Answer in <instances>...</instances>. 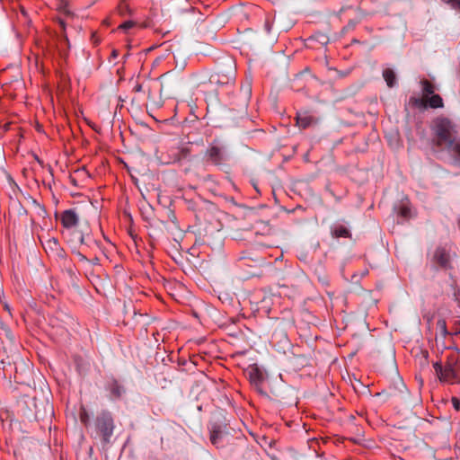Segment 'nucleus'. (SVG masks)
<instances>
[{
  "label": "nucleus",
  "mask_w": 460,
  "mask_h": 460,
  "mask_svg": "<svg viewBox=\"0 0 460 460\" xmlns=\"http://www.w3.org/2000/svg\"><path fill=\"white\" fill-rule=\"evenodd\" d=\"M433 131L437 144L442 147L451 148L455 151L456 130L455 125L447 118L439 117L433 121Z\"/></svg>",
  "instance_id": "1"
},
{
  "label": "nucleus",
  "mask_w": 460,
  "mask_h": 460,
  "mask_svg": "<svg viewBox=\"0 0 460 460\" xmlns=\"http://www.w3.org/2000/svg\"><path fill=\"white\" fill-rule=\"evenodd\" d=\"M236 66L234 59L230 56H223L217 59L216 70L210 75L212 84L225 85L234 82Z\"/></svg>",
  "instance_id": "2"
},
{
  "label": "nucleus",
  "mask_w": 460,
  "mask_h": 460,
  "mask_svg": "<svg viewBox=\"0 0 460 460\" xmlns=\"http://www.w3.org/2000/svg\"><path fill=\"white\" fill-rule=\"evenodd\" d=\"M96 434L101 438L102 442L106 445L111 442L115 429L114 420L108 411H102L95 419Z\"/></svg>",
  "instance_id": "3"
},
{
  "label": "nucleus",
  "mask_w": 460,
  "mask_h": 460,
  "mask_svg": "<svg viewBox=\"0 0 460 460\" xmlns=\"http://www.w3.org/2000/svg\"><path fill=\"white\" fill-rule=\"evenodd\" d=\"M433 367L440 382L460 383V366H457L454 360L448 359L445 366L436 362L433 364Z\"/></svg>",
  "instance_id": "4"
},
{
  "label": "nucleus",
  "mask_w": 460,
  "mask_h": 460,
  "mask_svg": "<svg viewBox=\"0 0 460 460\" xmlns=\"http://www.w3.org/2000/svg\"><path fill=\"white\" fill-rule=\"evenodd\" d=\"M226 419L222 414L214 415L209 421L208 429H209V439L210 442L216 446H222V442L224 438L226 436Z\"/></svg>",
  "instance_id": "5"
},
{
  "label": "nucleus",
  "mask_w": 460,
  "mask_h": 460,
  "mask_svg": "<svg viewBox=\"0 0 460 460\" xmlns=\"http://www.w3.org/2000/svg\"><path fill=\"white\" fill-rule=\"evenodd\" d=\"M432 265L437 269L447 270L450 268V255L443 247H438L432 256Z\"/></svg>",
  "instance_id": "6"
},
{
  "label": "nucleus",
  "mask_w": 460,
  "mask_h": 460,
  "mask_svg": "<svg viewBox=\"0 0 460 460\" xmlns=\"http://www.w3.org/2000/svg\"><path fill=\"white\" fill-rule=\"evenodd\" d=\"M60 221L66 229L75 227L79 223V217L75 209H66L60 214Z\"/></svg>",
  "instance_id": "7"
},
{
  "label": "nucleus",
  "mask_w": 460,
  "mask_h": 460,
  "mask_svg": "<svg viewBox=\"0 0 460 460\" xmlns=\"http://www.w3.org/2000/svg\"><path fill=\"white\" fill-rule=\"evenodd\" d=\"M206 155L214 164H221L227 157L225 149L217 146H212L208 148Z\"/></svg>",
  "instance_id": "8"
},
{
  "label": "nucleus",
  "mask_w": 460,
  "mask_h": 460,
  "mask_svg": "<svg viewBox=\"0 0 460 460\" xmlns=\"http://www.w3.org/2000/svg\"><path fill=\"white\" fill-rule=\"evenodd\" d=\"M248 376L250 382L254 385L256 390L261 394H264L260 387L263 380V373L257 367L251 366L248 369Z\"/></svg>",
  "instance_id": "9"
},
{
  "label": "nucleus",
  "mask_w": 460,
  "mask_h": 460,
  "mask_svg": "<svg viewBox=\"0 0 460 460\" xmlns=\"http://www.w3.org/2000/svg\"><path fill=\"white\" fill-rule=\"evenodd\" d=\"M90 230L89 227L86 226L84 228L81 229L80 231H74L73 232V237L69 241L71 244L74 246L73 249L77 248V244H85L88 245V242L86 241V237L89 235Z\"/></svg>",
  "instance_id": "10"
},
{
  "label": "nucleus",
  "mask_w": 460,
  "mask_h": 460,
  "mask_svg": "<svg viewBox=\"0 0 460 460\" xmlns=\"http://www.w3.org/2000/svg\"><path fill=\"white\" fill-rule=\"evenodd\" d=\"M187 155H188V149L177 148V149L172 150V155H169L168 159L164 158L162 161V163L164 164H170L181 161V159L185 158Z\"/></svg>",
  "instance_id": "11"
},
{
  "label": "nucleus",
  "mask_w": 460,
  "mask_h": 460,
  "mask_svg": "<svg viewBox=\"0 0 460 460\" xmlns=\"http://www.w3.org/2000/svg\"><path fill=\"white\" fill-rule=\"evenodd\" d=\"M43 246H44L46 251H50L54 254L59 256V257H63V255H64V251L61 248L58 239H56V238H49V239H48L43 243Z\"/></svg>",
  "instance_id": "12"
},
{
  "label": "nucleus",
  "mask_w": 460,
  "mask_h": 460,
  "mask_svg": "<svg viewBox=\"0 0 460 460\" xmlns=\"http://www.w3.org/2000/svg\"><path fill=\"white\" fill-rule=\"evenodd\" d=\"M392 389L394 390V394L401 395L403 400L407 399L408 389L402 378L398 377L394 380Z\"/></svg>",
  "instance_id": "13"
},
{
  "label": "nucleus",
  "mask_w": 460,
  "mask_h": 460,
  "mask_svg": "<svg viewBox=\"0 0 460 460\" xmlns=\"http://www.w3.org/2000/svg\"><path fill=\"white\" fill-rule=\"evenodd\" d=\"M57 10L63 15V18L74 19L75 13L68 8L67 0H57Z\"/></svg>",
  "instance_id": "14"
},
{
  "label": "nucleus",
  "mask_w": 460,
  "mask_h": 460,
  "mask_svg": "<svg viewBox=\"0 0 460 460\" xmlns=\"http://www.w3.org/2000/svg\"><path fill=\"white\" fill-rule=\"evenodd\" d=\"M426 101V107H430L432 109L437 108H442L444 106L443 100L440 95L433 93L427 98H425Z\"/></svg>",
  "instance_id": "15"
},
{
  "label": "nucleus",
  "mask_w": 460,
  "mask_h": 460,
  "mask_svg": "<svg viewBox=\"0 0 460 460\" xmlns=\"http://www.w3.org/2000/svg\"><path fill=\"white\" fill-rule=\"evenodd\" d=\"M109 390L111 392V398L112 400H116V399L120 398V396L125 392L123 386L120 385L117 381H112L110 384Z\"/></svg>",
  "instance_id": "16"
},
{
  "label": "nucleus",
  "mask_w": 460,
  "mask_h": 460,
  "mask_svg": "<svg viewBox=\"0 0 460 460\" xmlns=\"http://www.w3.org/2000/svg\"><path fill=\"white\" fill-rule=\"evenodd\" d=\"M383 77L387 86L390 88L394 87L397 83L396 75L394 71L391 68H385L383 71Z\"/></svg>",
  "instance_id": "17"
},
{
  "label": "nucleus",
  "mask_w": 460,
  "mask_h": 460,
  "mask_svg": "<svg viewBox=\"0 0 460 460\" xmlns=\"http://www.w3.org/2000/svg\"><path fill=\"white\" fill-rule=\"evenodd\" d=\"M420 85H421V92H422V96L424 98H427L428 96L435 93V86L432 83H430L429 81H428L427 79H423L420 82Z\"/></svg>",
  "instance_id": "18"
},
{
  "label": "nucleus",
  "mask_w": 460,
  "mask_h": 460,
  "mask_svg": "<svg viewBox=\"0 0 460 460\" xmlns=\"http://www.w3.org/2000/svg\"><path fill=\"white\" fill-rule=\"evenodd\" d=\"M332 235L335 238H348L350 236L349 229L344 226H337L332 228Z\"/></svg>",
  "instance_id": "19"
},
{
  "label": "nucleus",
  "mask_w": 460,
  "mask_h": 460,
  "mask_svg": "<svg viewBox=\"0 0 460 460\" xmlns=\"http://www.w3.org/2000/svg\"><path fill=\"white\" fill-rule=\"evenodd\" d=\"M310 40H315L319 42L321 45L325 46L329 43L330 39L329 36L323 32H316L314 35H313Z\"/></svg>",
  "instance_id": "20"
},
{
  "label": "nucleus",
  "mask_w": 460,
  "mask_h": 460,
  "mask_svg": "<svg viewBox=\"0 0 460 460\" xmlns=\"http://www.w3.org/2000/svg\"><path fill=\"white\" fill-rule=\"evenodd\" d=\"M312 121H313L312 117L307 116V115H304V116L298 115L296 118V123L302 128H308L311 125Z\"/></svg>",
  "instance_id": "21"
},
{
  "label": "nucleus",
  "mask_w": 460,
  "mask_h": 460,
  "mask_svg": "<svg viewBox=\"0 0 460 460\" xmlns=\"http://www.w3.org/2000/svg\"><path fill=\"white\" fill-rule=\"evenodd\" d=\"M409 103L413 107L426 108V101L423 96L421 98L411 97L409 100Z\"/></svg>",
  "instance_id": "22"
},
{
  "label": "nucleus",
  "mask_w": 460,
  "mask_h": 460,
  "mask_svg": "<svg viewBox=\"0 0 460 460\" xmlns=\"http://www.w3.org/2000/svg\"><path fill=\"white\" fill-rule=\"evenodd\" d=\"M358 23V20H349V22L347 23V25H345L341 29V35L346 34L348 31H353Z\"/></svg>",
  "instance_id": "23"
},
{
  "label": "nucleus",
  "mask_w": 460,
  "mask_h": 460,
  "mask_svg": "<svg viewBox=\"0 0 460 460\" xmlns=\"http://www.w3.org/2000/svg\"><path fill=\"white\" fill-rule=\"evenodd\" d=\"M80 420L83 424L87 425L90 421V415L85 408L82 407L79 413Z\"/></svg>",
  "instance_id": "24"
},
{
  "label": "nucleus",
  "mask_w": 460,
  "mask_h": 460,
  "mask_svg": "<svg viewBox=\"0 0 460 460\" xmlns=\"http://www.w3.org/2000/svg\"><path fill=\"white\" fill-rule=\"evenodd\" d=\"M444 4H448L452 9L460 12V0H440Z\"/></svg>",
  "instance_id": "25"
},
{
  "label": "nucleus",
  "mask_w": 460,
  "mask_h": 460,
  "mask_svg": "<svg viewBox=\"0 0 460 460\" xmlns=\"http://www.w3.org/2000/svg\"><path fill=\"white\" fill-rule=\"evenodd\" d=\"M73 19H67V18H63V17H58V22L59 23V25L61 26L62 30H63V32H64V37L66 39V36L65 34V31H66V25H68V22L69 21H72Z\"/></svg>",
  "instance_id": "26"
},
{
  "label": "nucleus",
  "mask_w": 460,
  "mask_h": 460,
  "mask_svg": "<svg viewBox=\"0 0 460 460\" xmlns=\"http://www.w3.org/2000/svg\"><path fill=\"white\" fill-rule=\"evenodd\" d=\"M119 12L121 15H125L128 12V6L126 4V0H122L118 6Z\"/></svg>",
  "instance_id": "27"
},
{
  "label": "nucleus",
  "mask_w": 460,
  "mask_h": 460,
  "mask_svg": "<svg viewBox=\"0 0 460 460\" xmlns=\"http://www.w3.org/2000/svg\"><path fill=\"white\" fill-rule=\"evenodd\" d=\"M399 214L402 217H408L410 216V208L402 205L399 208Z\"/></svg>",
  "instance_id": "28"
},
{
  "label": "nucleus",
  "mask_w": 460,
  "mask_h": 460,
  "mask_svg": "<svg viewBox=\"0 0 460 460\" xmlns=\"http://www.w3.org/2000/svg\"><path fill=\"white\" fill-rule=\"evenodd\" d=\"M73 252L78 257L79 261H84V262L89 261L87 257L84 254H83L80 251H78L76 249H73Z\"/></svg>",
  "instance_id": "29"
},
{
  "label": "nucleus",
  "mask_w": 460,
  "mask_h": 460,
  "mask_svg": "<svg viewBox=\"0 0 460 460\" xmlns=\"http://www.w3.org/2000/svg\"><path fill=\"white\" fill-rule=\"evenodd\" d=\"M135 25V23L131 21H128V22H125L124 23H122L119 28H121L122 30H128L130 28H132L133 26Z\"/></svg>",
  "instance_id": "30"
},
{
  "label": "nucleus",
  "mask_w": 460,
  "mask_h": 460,
  "mask_svg": "<svg viewBox=\"0 0 460 460\" xmlns=\"http://www.w3.org/2000/svg\"><path fill=\"white\" fill-rule=\"evenodd\" d=\"M304 460H322V459H321V456L316 452H314L311 456H305L304 458Z\"/></svg>",
  "instance_id": "31"
},
{
  "label": "nucleus",
  "mask_w": 460,
  "mask_h": 460,
  "mask_svg": "<svg viewBox=\"0 0 460 460\" xmlns=\"http://www.w3.org/2000/svg\"><path fill=\"white\" fill-rule=\"evenodd\" d=\"M452 403L456 411L460 410V401L457 398H452Z\"/></svg>",
  "instance_id": "32"
},
{
  "label": "nucleus",
  "mask_w": 460,
  "mask_h": 460,
  "mask_svg": "<svg viewBox=\"0 0 460 460\" xmlns=\"http://www.w3.org/2000/svg\"><path fill=\"white\" fill-rule=\"evenodd\" d=\"M247 114L246 111V104L243 107V109L239 111V118H243Z\"/></svg>",
  "instance_id": "33"
},
{
  "label": "nucleus",
  "mask_w": 460,
  "mask_h": 460,
  "mask_svg": "<svg viewBox=\"0 0 460 460\" xmlns=\"http://www.w3.org/2000/svg\"><path fill=\"white\" fill-rule=\"evenodd\" d=\"M143 316H144V314H137V313L136 312V310H135V309H133V318H134L137 322V318H138V317H143Z\"/></svg>",
  "instance_id": "34"
},
{
  "label": "nucleus",
  "mask_w": 460,
  "mask_h": 460,
  "mask_svg": "<svg viewBox=\"0 0 460 460\" xmlns=\"http://www.w3.org/2000/svg\"><path fill=\"white\" fill-rule=\"evenodd\" d=\"M455 152L460 156V139L458 143L455 146Z\"/></svg>",
  "instance_id": "35"
},
{
  "label": "nucleus",
  "mask_w": 460,
  "mask_h": 460,
  "mask_svg": "<svg viewBox=\"0 0 460 460\" xmlns=\"http://www.w3.org/2000/svg\"><path fill=\"white\" fill-rule=\"evenodd\" d=\"M143 89L142 85L140 84H137L135 86H134V91L135 92H141Z\"/></svg>",
  "instance_id": "36"
},
{
  "label": "nucleus",
  "mask_w": 460,
  "mask_h": 460,
  "mask_svg": "<svg viewBox=\"0 0 460 460\" xmlns=\"http://www.w3.org/2000/svg\"><path fill=\"white\" fill-rule=\"evenodd\" d=\"M376 396H385V399H387L389 397V394L386 392L383 391L381 393H377Z\"/></svg>",
  "instance_id": "37"
},
{
  "label": "nucleus",
  "mask_w": 460,
  "mask_h": 460,
  "mask_svg": "<svg viewBox=\"0 0 460 460\" xmlns=\"http://www.w3.org/2000/svg\"><path fill=\"white\" fill-rule=\"evenodd\" d=\"M15 378L19 380V382H22L21 379V376H20V373L18 372V370L16 369L15 371Z\"/></svg>",
  "instance_id": "38"
},
{
  "label": "nucleus",
  "mask_w": 460,
  "mask_h": 460,
  "mask_svg": "<svg viewBox=\"0 0 460 460\" xmlns=\"http://www.w3.org/2000/svg\"><path fill=\"white\" fill-rule=\"evenodd\" d=\"M93 264H98L99 263V259L97 257H95L93 260Z\"/></svg>",
  "instance_id": "39"
},
{
  "label": "nucleus",
  "mask_w": 460,
  "mask_h": 460,
  "mask_svg": "<svg viewBox=\"0 0 460 460\" xmlns=\"http://www.w3.org/2000/svg\"><path fill=\"white\" fill-rule=\"evenodd\" d=\"M247 93L250 94L251 93V85L249 84L247 86Z\"/></svg>",
  "instance_id": "40"
},
{
  "label": "nucleus",
  "mask_w": 460,
  "mask_h": 460,
  "mask_svg": "<svg viewBox=\"0 0 460 460\" xmlns=\"http://www.w3.org/2000/svg\"><path fill=\"white\" fill-rule=\"evenodd\" d=\"M229 117L232 118V119H234V117L232 115V112L230 111L229 113Z\"/></svg>",
  "instance_id": "41"
}]
</instances>
